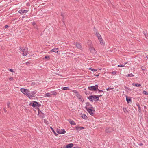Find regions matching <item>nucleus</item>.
I'll return each mask as SVG.
<instances>
[{"instance_id": "72a5a7b5", "label": "nucleus", "mask_w": 148, "mask_h": 148, "mask_svg": "<svg viewBox=\"0 0 148 148\" xmlns=\"http://www.w3.org/2000/svg\"><path fill=\"white\" fill-rule=\"evenodd\" d=\"M7 106L8 107L10 108H11V107L10 106V102H8L7 103Z\"/></svg>"}, {"instance_id": "7ed1b4c3", "label": "nucleus", "mask_w": 148, "mask_h": 148, "mask_svg": "<svg viewBox=\"0 0 148 148\" xmlns=\"http://www.w3.org/2000/svg\"><path fill=\"white\" fill-rule=\"evenodd\" d=\"M29 91V98L30 99H32L33 97H34L35 96V94L37 92L36 90L32 91L31 93Z\"/></svg>"}, {"instance_id": "0eeeda50", "label": "nucleus", "mask_w": 148, "mask_h": 148, "mask_svg": "<svg viewBox=\"0 0 148 148\" xmlns=\"http://www.w3.org/2000/svg\"><path fill=\"white\" fill-rule=\"evenodd\" d=\"M56 131L58 133L60 134H64L66 133V131L64 130H60L59 129H57Z\"/></svg>"}, {"instance_id": "423d86ee", "label": "nucleus", "mask_w": 148, "mask_h": 148, "mask_svg": "<svg viewBox=\"0 0 148 148\" xmlns=\"http://www.w3.org/2000/svg\"><path fill=\"white\" fill-rule=\"evenodd\" d=\"M28 52L27 48L24 47L23 49V50L22 51V54L23 56H26Z\"/></svg>"}, {"instance_id": "e433bc0d", "label": "nucleus", "mask_w": 148, "mask_h": 148, "mask_svg": "<svg viewBox=\"0 0 148 148\" xmlns=\"http://www.w3.org/2000/svg\"><path fill=\"white\" fill-rule=\"evenodd\" d=\"M24 47H20L19 49L22 52V51L23 50V49L24 48Z\"/></svg>"}, {"instance_id": "a18cd8bd", "label": "nucleus", "mask_w": 148, "mask_h": 148, "mask_svg": "<svg viewBox=\"0 0 148 148\" xmlns=\"http://www.w3.org/2000/svg\"><path fill=\"white\" fill-rule=\"evenodd\" d=\"M124 65H118V67H124Z\"/></svg>"}, {"instance_id": "e2e57ef3", "label": "nucleus", "mask_w": 148, "mask_h": 148, "mask_svg": "<svg viewBox=\"0 0 148 148\" xmlns=\"http://www.w3.org/2000/svg\"><path fill=\"white\" fill-rule=\"evenodd\" d=\"M108 1L110 2V0H107Z\"/></svg>"}, {"instance_id": "c756f323", "label": "nucleus", "mask_w": 148, "mask_h": 148, "mask_svg": "<svg viewBox=\"0 0 148 148\" xmlns=\"http://www.w3.org/2000/svg\"><path fill=\"white\" fill-rule=\"evenodd\" d=\"M62 89H63L64 90H69V88L68 87H64L63 88H62Z\"/></svg>"}, {"instance_id": "3c124183", "label": "nucleus", "mask_w": 148, "mask_h": 148, "mask_svg": "<svg viewBox=\"0 0 148 148\" xmlns=\"http://www.w3.org/2000/svg\"><path fill=\"white\" fill-rule=\"evenodd\" d=\"M40 112H42L39 109H38V114H40Z\"/></svg>"}, {"instance_id": "6e6552de", "label": "nucleus", "mask_w": 148, "mask_h": 148, "mask_svg": "<svg viewBox=\"0 0 148 148\" xmlns=\"http://www.w3.org/2000/svg\"><path fill=\"white\" fill-rule=\"evenodd\" d=\"M113 131V129L110 127H108L106 128L105 131L106 132L108 133H109Z\"/></svg>"}, {"instance_id": "ddd939ff", "label": "nucleus", "mask_w": 148, "mask_h": 148, "mask_svg": "<svg viewBox=\"0 0 148 148\" xmlns=\"http://www.w3.org/2000/svg\"><path fill=\"white\" fill-rule=\"evenodd\" d=\"M87 110L90 115H93L94 111L93 110V109H90V110Z\"/></svg>"}, {"instance_id": "680f3d73", "label": "nucleus", "mask_w": 148, "mask_h": 148, "mask_svg": "<svg viewBox=\"0 0 148 148\" xmlns=\"http://www.w3.org/2000/svg\"><path fill=\"white\" fill-rule=\"evenodd\" d=\"M44 122H45V121H46V120H45V119H44Z\"/></svg>"}, {"instance_id": "49530a36", "label": "nucleus", "mask_w": 148, "mask_h": 148, "mask_svg": "<svg viewBox=\"0 0 148 148\" xmlns=\"http://www.w3.org/2000/svg\"><path fill=\"white\" fill-rule=\"evenodd\" d=\"M112 74L113 75H115L116 73V72L114 71L112 72Z\"/></svg>"}, {"instance_id": "b1692460", "label": "nucleus", "mask_w": 148, "mask_h": 148, "mask_svg": "<svg viewBox=\"0 0 148 148\" xmlns=\"http://www.w3.org/2000/svg\"><path fill=\"white\" fill-rule=\"evenodd\" d=\"M143 34H144V36L146 37H147V31H143Z\"/></svg>"}, {"instance_id": "69168bd1", "label": "nucleus", "mask_w": 148, "mask_h": 148, "mask_svg": "<svg viewBox=\"0 0 148 148\" xmlns=\"http://www.w3.org/2000/svg\"><path fill=\"white\" fill-rule=\"evenodd\" d=\"M146 58L148 59V56H146Z\"/></svg>"}, {"instance_id": "f3484780", "label": "nucleus", "mask_w": 148, "mask_h": 148, "mask_svg": "<svg viewBox=\"0 0 148 148\" xmlns=\"http://www.w3.org/2000/svg\"><path fill=\"white\" fill-rule=\"evenodd\" d=\"M126 101L128 103H130L131 101V99L130 97H128L127 96H126Z\"/></svg>"}, {"instance_id": "bb28decb", "label": "nucleus", "mask_w": 148, "mask_h": 148, "mask_svg": "<svg viewBox=\"0 0 148 148\" xmlns=\"http://www.w3.org/2000/svg\"><path fill=\"white\" fill-rule=\"evenodd\" d=\"M45 97H51V95L49 93H47L45 94Z\"/></svg>"}, {"instance_id": "c03bdc74", "label": "nucleus", "mask_w": 148, "mask_h": 148, "mask_svg": "<svg viewBox=\"0 0 148 148\" xmlns=\"http://www.w3.org/2000/svg\"><path fill=\"white\" fill-rule=\"evenodd\" d=\"M10 71L12 72H14L13 69H9Z\"/></svg>"}, {"instance_id": "aec40b11", "label": "nucleus", "mask_w": 148, "mask_h": 148, "mask_svg": "<svg viewBox=\"0 0 148 148\" xmlns=\"http://www.w3.org/2000/svg\"><path fill=\"white\" fill-rule=\"evenodd\" d=\"M69 122L70 124L72 125H76V123L73 120H70Z\"/></svg>"}, {"instance_id": "bf43d9fd", "label": "nucleus", "mask_w": 148, "mask_h": 148, "mask_svg": "<svg viewBox=\"0 0 148 148\" xmlns=\"http://www.w3.org/2000/svg\"><path fill=\"white\" fill-rule=\"evenodd\" d=\"M98 90L99 92H103V91L102 90H99L98 89Z\"/></svg>"}, {"instance_id": "052dcab7", "label": "nucleus", "mask_w": 148, "mask_h": 148, "mask_svg": "<svg viewBox=\"0 0 148 148\" xmlns=\"http://www.w3.org/2000/svg\"><path fill=\"white\" fill-rule=\"evenodd\" d=\"M4 110L5 112H7V110L5 108H4Z\"/></svg>"}, {"instance_id": "a19ab883", "label": "nucleus", "mask_w": 148, "mask_h": 148, "mask_svg": "<svg viewBox=\"0 0 148 148\" xmlns=\"http://www.w3.org/2000/svg\"><path fill=\"white\" fill-rule=\"evenodd\" d=\"M141 69L142 70H145V67L144 66H142L141 67Z\"/></svg>"}, {"instance_id": "cd10ccee", "label": "nucleus", "mask_w": 148, "mask_h": 148, "mask_svg": "<svg viewBox=\"0 0 148 148\" xmlns=\"http://www.w3.org/2000/svg\"><path fill=\"white\" fill-rule=\"evenodd\" d=\"M134 76V75H133L132 73H130V74L127 75H126V76L127 77H133Z\"/></svg>"}, {"instance_id": "79ce46f5", "label": "nucleus", "mask_w": 148, "mask_h": 148, "mask_svg": "<svg viewBox=\"0 0 148 148\" xmlns=\"http://www.w3.org/2000/svg\"><path fill=\"white\" fill-rule=\"evenodd\" d=\"M113 89V88H108L106 90L107 91H108L109 90H112Z\"/></svg>"}, {"instance_id": "9d476101", "label": "nucleus", "mask_w": 148, "mask_h": 148, "mask_svg": "<svg viewBox=\"0 0 148 148\" xmlns=\"http://www.w3.org/2000/svg\"><path fill=\"white\" fill-rule=\"evenodd\" d=\"M98 39H99V41H100V44L102 45H104V43L103 42V40L102 38V37L100 35L99 36V37H98Z\"/></svg>"}, {"instance_id": "09e8293b", "label": "nucleus", "mask_w": 148, "mask_h": 148, "mask_svg": "<svg viewBox=\"0 0 148 148\" xmlns=\"http://www.w3.org/2000/svg\"><path fill=\"white\" fill-rule=\"evenodd\" d=\"M9 79L10 80H12L13 79V78L12 77H11L10 78H9Z\"/></svg>"}, {"instance_id": "a211bd4d", "label": "nucleus", "mask_w": 148, "mask_h": 148, "mask_svg": "<svg viewBox=\"0 0 148 148\" xmlns=\"http://www.w3.org/2000/svg\"><path fill=\"white\" fill-rule=\"evenodd\" d=\"M87 44L89 46V47H92V44L91 41L90 40H88L87 42Z\"/></svg>"}, {"instance_id": "ea45409f", "label": "nucleus", "mask_w": 148, "mask_h": 148, "mask_svg": "<svg viewBox=\"0 0 148 148\" xmlns=\"http://www.w3.org/2000/svg\"><path fill=\"white\" fill-rule=\"evenodd\" d=\"M49 56H45L44 59H49Z\"/></svg>"}, {"instance_id": "39448f33", "label": "nucleus", "mask_w": 148, "mask_h": 148, "mask_svg": "<svg viewBox=\"0 0 148 148\" xmlns=\"http://www.w3.org/2000/svg\"><path fill=\"white\" fill-rule=\"evenodd\" d=\"M85 108L87 110H90V109H93V108L89 102L86 103V106H85Z\"/></svg>"}, {"instance_id": "4468645a", "label": "nucleus", "mask_w": 148, "mask_h": 148, "mask_svg": "<svg viewBox=\"0 0 148 148\" xmlns=\"http://www.w3.org/2000/svg\"><path fill=\"white\" fill-rule=\"evenodd\" d=\"M51 51L52 52H55L56 53H58L59 51V49L58 48H54Z\"/></svg>"}, {"instance_id": "20e7f679", "label": "nucleus", "mask_w": 148, "mask_h": 148, "mask_svg": "<svg viewBox=\"0 0 148 148\" xmlns=\"http://www.w3.org/2000/svg\"><path fill=\"white\" fill-rule=\"evenodd\" d=\"M88 89L92 91H95L97 89H98V86L97 85H95V86H91L88 87Z\"/></svg>"}, {"instance_id": "4d7b16f0", "label": "nucleus", "mask_w": 148, "mask_h": 148, "mask_svg": "<svg viewBox=\"0 0 148 148\" xmlns=\"http://www.w3.org/2000/svg\"><path fill=\"white\" fill-rule=\"evenodd\" d=\"M35 84H36L35 82H32L31 83V84L32 85H34Z\"/></svg>"}, {"instance_id": "8fccbe9b", "label": "nucleus", "mask_w": 148, "mask_h": 148, "mask_svg": "<svg viewBox=\"0 0 148 148\" xmlns=\"http://www.w3.org/2000/svg\"><path fill=\"white\" fill-rule=\"evenodd\" d=\"M61 16H62L63 17V19L64 18V14L62 12L61 13Z\"/></svg>"}, {"instance_id": "4be33fe9", "label": "nucleus", "mask_w": 148, "mask_h": 148, "mask_svg": "<svg viewBox=\"0 0 148 148\" xmlns=\"http://www.w3.org/2000/svg\"><path fill=\"white\" fill-rule=\"evenodd\" d=\"M29 90H27V91H26L24 93V94L26 95L27 97H29Z\"/></svg>"}, {"instance_id": "4c0bfd02", "label": "nucleus", "mask_w": 148, "mask_h": 148, "mask_svg": "<svg viewBox=\"0 0 148 148\" xmlns=\"http://www.w3.org/2000/svg\"><path fill=\"white\" fill-rule=\"evenodd\" d=\"M123 110L124 112L125 113L128 112L126 108H123Z\"/></svg>"}, {"instance_id": "393cba45", "label": "nucleus", "mask_w": 148, "mask_h": 148, "mask_svg": "<svg viewBox=\"0 0 148 148\" xmlns=\"http://www.w3.org/2000/svg\"><path fill=\"white\" fill-rule=\"evenodd\" d=\"M50 128H51V130L52 131V132H53L54 134L55 135V136H58V134L56 133V132L55 131L53 130V128L52 127H50Z\"/></svg>"}, {"instance_id": "de8ad7c7", "label": "nucleus", "mask_w": 148, "mask_h": 148, "mask_svg": "<svg viewBox=\"0 0 148 148\" xmlns=\"http://www.w3.org/2000/svg\"><path fill=\"white\" fill-rule=\"evenodd\" d=\"M36 24V23H35V22H34V21L32 23V25H33V26H34V25H35Z\"/></svg>"}, {"instance_id": "a878e982", "label": "nucleus", "mask_w": 148, "mask_h": 148, "mask_svg": "<svg viewBox=\"0 0 148 148\" xmlns=\"http://www.w3.org/2000/svg\"><path fill=\"white\" fill-rule=\"evenodd\" d=\"M75 129L77 131H79V130H81L80 127L79 126H76L75 127Z\"/></svg>"}, {"instance_id": "f8f14e48", "label": "nucleus", "mask_w": 148, "mask_h": 148, "mask_svg": "<svg viewBox=\"0 0 148 148\" xmlns=\"http://www.w3.org/2000/svg\"><path fill=\"white\" fill-rule=\"evenodd\" d=\"M74 45H75L76 46L78 49H80L82 48L81 45L78 42H76L75 43H74Z\"/></svg>"}, {"instance_id": "2f4dec72", "label": "nucleus", "mask_w": 148, "mask_h": 148, "mask_svg": "<svg viewBox=\"0 0 148 148\" xmlns=\"http://www.w3.org/2000/svg\"><path fill=\"white\" fill-rule=\"evenodd\" d=\"M137 105L138 107V109L139 111V112H140L141 111V108H140V106L139 104H137Z\"/></svg>"}, {"instance_id": "9b49d317", "label": "nucleus", "mask_w": 148, "mask_h": 148, "mask_svg": "<svg viewBox=\"0 0 148 148\" xmlns=\"http://www.w3.org/2000/svg\"><path fill=\"white\" fill-rule=\"evenodd\" d=\"M90 50V52L93 54H95L96 53V51L95 49L93 47H91L89 48Z\"/></svg>"}, {"instance_id": "7c9ffc66", "label": "nucleus", "mask_w": 148, "mask_h": 148, "mask_svg": "<svg viewBox=\"0 0 148 148\" xmlns=\"http://www.w3.org/2000/svg\"><path fill=\"white\" fill-rule=\"evenodd\" d=\"M51 93H52L53 95H56L57 94V93L56 92L54 91H51Z\"/></svg>"}, {"instance_id": "338daca9", "label": "nucleus", "mask_w": 148, "mask_h": 148, "mask_svg": "<svg viewBox=\"0 0 148 148\" xmlns=\"http://www.w3.org/2000/svg\"><path fill=\"white\" fill-rule=\"evenodd\" d=\"M99 75V74L98 75H96V76H98Z\"/></svg>"}, {"instance_id": "0e129e2a", "label": "nucleus", "mask_w": 148, "mask_h": 148, "mask_svg": "<svg viewBox=\"0 0 148 148\" xmlns=\"http://www.w3.org/2000/svg\"><path fill=\"white\" fill-rule=\"evenodd\" d=\"M85 93L86 94V95L88 94V93H87V92H85Z\"/></svg>"}, {"instance_id": "2eb2a0df", "label": "nucleus", "mask_w": 148, "mask_h": 148, "mask_svg": "<svg viewBox=\"0 0 148 148\" xmlns=\"http://www.w3.org/2000/svg\"><path fill=\"white\" fill-rule=\"evenodd\" d=\"M40 114H38L39 116L42 118H43L45 117V115L42 112H40Z\"/></svg>"}, {"instance_id": "6ab92c4d", "label": "nucleus", "mask_w": 148, "mask_h": 148, "mask_svg": "<svg viewBox=\"0 0 148 148\" xmlns=\"http://www.w3.org/2000/svg\"><path fill=\"white\" fill-rule=\"evenodd\" d=\"M132 85L133 86H135L136 87H140L141 86L140 84H138V83H136V84L133 83L132 84Z\"/></svg>"}, {"instance_id": "1a4fd4ad", "label": "nucleus", "mask_w": 148, "mask_h": 148, "mask_svg": "<svg viewBox=\"0 0 148 148\" xmlns=\"http://www.w3.org/2000/svg\"><path fill=\"white\" fill-rule=\"evenodd\" d=\"M28 12V10H20L18 12L21 14H23L24 13H26Z\"/></svg>"}, {"instance_id": "603ef678", "label": "nucleus", "mask_w": 148, "mask_h": 148, "mask_svg": "<svg viewBox=\"0 0 148 148\" xmlns=\"http://www.w3.org/2000/svg\"><path fill=\"white\" fill-rule=\"evenodd\" d=\"M30 5V4L29 2L27 3L26 4V5L27 6H29Z\"/></svg>"}, {"instance_id": "f03ea898", "label": "nucleus", "mask_w": 148, "mask_h": 148, "mask_svg": "<svg viewBox=\"0 0 148 148\" xmlns=\"http://www.w3.org/2000/svg\"><path fill=\"white\" fill-rule=\"evenodd\" d=\"M30 105L36 108L39 107L40 106H41V104H38V103L36 101H33V103H31Z\"/></svg>"}, {"instance_id": "37998d69", "label": "nucleus", "mask_w": 148, "mask_h": 148, "mask_svg": "<svg viewBox=\"0 0 148 148\" xmlns=\"http://www.w3.org/2000/svg\"><path fill=\"white\" fill-rule=\"evenodd\" d=\"M9 27V26L7 25H5L4 27L5 29L8 28Z\"/></svg>"}, {"instance_id": "c85d7f7f", "label": "nucleus", "mask_w": 148, "mask_h": 148, "mask_svg": "<svg viewBox=\"0 0 148 148\" xmlns=\"http://www.w3.org/2000/svg\"><path fill=\"white\" fill-rule=\"evenodd\" d=\"M138 144L139 146H143V143L140 141H139L138 142Z\"/></svg>"}, {"instance_id": "6e6d98bb", "label": "nucleus", "mask_w": 148, "mask_h": 148, "mask_svg": "<svg viewBox=\"0 0 148 148\" xmlns=\"http://www.w3.org/2000/svg\"><path fill=\"white\" fill-rule=\"evenodd\" d=\"M63 20H64L63 19V20L62 21L63 23V24L65 26V27H66V25H65V22L63 21Z\"/></svg>"}, {"instance_id": "864d4df0", "label": "nucleus", "mask_w": 148, "mask_h": 148, "mask_svg": "<svg viewBox=\"0 0 148 148\" xmlns=\"http://www.w3.org/2000/svg\"><path fill=\"white\" fill-rule=\"evenodd\" d=\"M26 64L27 65H28V64H30V63L29 62H26Z\"/></svg>"}, {"instance_id": "dca6fc26", "label": "nucleus", "mask_w": 148, "mask_h": 148, "mask_svg": "<svg viewBox=\"0 0 148 148\" xmlns=\"http://www.w3.org/2000/svg\"><path fill=\"white\" fill-rule=\"evenodd\" d=\"M73 145V143H70L67 145L66 146L65 148H71Z\"/></svg>"}, {"instance_id": "774afa93", "label": "nucleus", "mask_w": 148, "mask_h": 148, "mask_svg": "<svg viewBox=\"0 0 148 148\" xmlns=\"http://www.w3.org/2000/svg\"><path fill=\"white\" fill-rule=\"evenodd\" d=\"M79 99H81V98H80V97H79Z\"/></svg>"}, {"instance_id": "5701e85b", "label": "nucleus", "mask_w": 148, "mask_h": 148, "mask_svg": "<svg viewBox=\"0 0 148 148\" xmlns=\"http://www.w3.org/2000/svg\"><path fill=\"white\" fill-rule=\"evenodd\" d=\"M81 117L84 119H86L87 118V116L84 114H82Z\"/></svg>"}, {"instance_id": "c9c22d12", "label": "nucleus", "mask_w": 148, "mask_h": 148, "mask_svg": "<svg viewBox=\"0 0 148 148\" xmlns=\"http://www.w3.org/2000/svg\"><path fill=\"white\" fill-rule=\"evenodd\" d=\"M33 26L36 29H38V27L37 25L36 24L35 25H34Z\"/></svg>"}, {"instance_id": "5fc2aeb1", "label": "nucleus", "mask_w": 148, "mask_h": 148, "mask_svg": "<svg viewBox=\"0 0 148 148\" xmlns=\"http://www.w3.org/2000/svg\"><path fill=\"white\" fill-rule=\"evenodd\" d=\"M97 95L98 97H99V98L100 97H101L103 95V94H101L100 95Z\"/></svg>"}, {"instance_id": "f704fd0d", "label": "nucleus", "mask_w": 148, "mask_h": 148, "mask_svg": "<svg viewBox=\"0 0 148 148\" xmlns=\"http://www.w3.org/2000/svg\"><path fill=\"white\" fill-rule=\"evenodd\" d=\"M143 93L146 95H148V93L146 91H143Z\"/></svg>"}, {"instance_id": "473e14b6", "label": "nucleus", "mask_w": 148, "mask_h": 148, "mask_svg": "<svg viewBox=\"0 0 148 148\" xmlns=\"http://www.w3.org/2000/svg\"><path fill=\"white\" fill-rule=\"evenodd\" d=\"M89 69L93 71H97V69H92L91 68H90Z\"/></svg>"}, {"instance_id": "13d9d810", "label": "nucleus", "mask_w": 148, "mask_h": 148, "mask_svg": "<svg viewBox=\"0 0 148 148\" xmlns=\"http://www.w3.org/2000/svg\"><path fill=\"white\" fill-rule=\"evenodd\" d=\"M80 128L81 130H83L84 128V127H80Z\"/></svg>"}, {"instance_id": "412c9836", "label": "nucleus", "mask_w": 148, "mask_h": 148, "mask_svg": "<svg viewBox=\"0 0 148 148\" xmlns=\"http://www.w3.org/2000/svg\"><path fill=\"white\" fill-rule=\"evenodd\" d=\"M20 91L22 93L24 94L25 91H27V89L24 88H21L20 89Z\"/></svg>"}, {"instance_id": "58836bf2", "label": "nucleus", "mask_w": 148, "mask_h": 148, "mask_svg": "<svg viewBox=\"0 0 148 148\" xmlns=\"http://www.w3.org/2000/svg\"><path fill=\"white\" fill-rule=\"evenodd\" d=\"M96 35L97 37H99V36L100 35V34L98 32H96Z\"/></svg>"}, {"instance_id": "f257e3e1", "label": "nucleus", "mask_w": 148, "mask_h": 148, "mask_svg": "<svg viewBox=\"0 0 148 148\" xmlns=\"http://www.w3.org/2000/svg\"><path fill=\"white\" fill-rule=\"evenodd\" d=\"M88 99L90 101L93 102V101H97L99 100V97L97 95H92L89 96Z\"/></svg>"}]
</instances>
